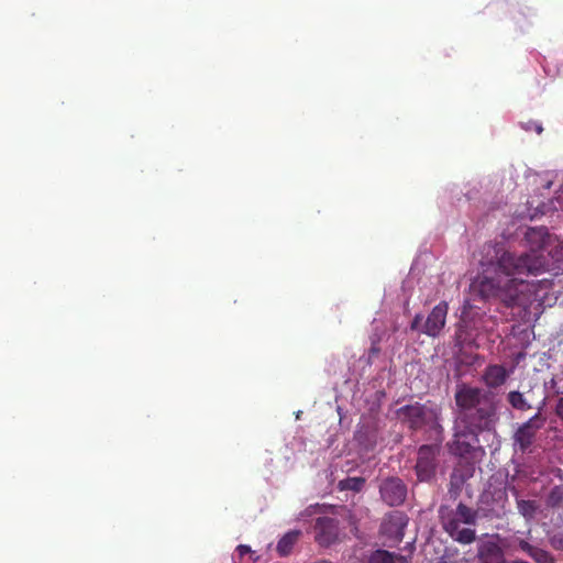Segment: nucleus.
<instances>
[{
    "instance_id": "1",
    "label": "nucleus",
    "mask_w": 563,
    "mask_h": 563,
    "mask_svg": "<svg viewBox=\"0 0 563 563\" xmlns=\"http://www.w3.org/2000/svg\"><path fill=\"white\" fill-rule=\"evenodd\" d=\"M525 239L528 252H515L503 244H487L479 261L482 268L472 287L483 299L499 300L508 308H528L536 299L538 284L528 280L547 271L543 250L550 242L545 227L529 228Z\"/></svg>"
},
{
    "instance_id": "2",
    "label": "nucleus",
    "mask_w": 563,
    "mask_h": 563,
    "mask_svg": "<svg viewBox=\"0 0 563 563\" xmlns=\"http://www.w3.org/2000/svg\"><path fill=\"white\" fill-rule=\"evenodd\" d=\"M454 400L459 415L448 448L453 455L464 457L474 451L479 433L495 430L499 420L497 400L493 393L466 384L457 386Z\"/></svg>"
},
{
    "instance_id": "3",
    "label": "nucleus",
    "mask_w": 563,
    "mask_h": 563,
    "mask_svg": "<svg viewBox=\"0 0 563 563\" xmlns=\"http://www.w3.org/2000/svg\"><path fill=\"white\" fill-rule=\"evenodd\" d=\"M439 518L443 530L457 543L471 544L476 540L477 509L462 501L455 508L441 505Z\"/></svg>"
},
{
    "instance_id": "4",
    "label": "nucleus",
    "mask_w": 563,
    "mask_h": 563,
    "mask_svg": "<svg viewBox=\"0 0 563 563\" xmlns=\"http://www.w3.org/2000/svg\"><path fill=\"white\" fill-rule=\"evenodd\" d=\"M398 417L412 431L429 427L438 435H442L444 428L441 423V408L437 405L415 402L397 410Z\"/></svg>"
},
{
    "instance_id": "5",
    "label": "nucleus",
    "mask_w": 563,
    "mask_h": 563,
    "mask_svg": "<svg viewBox=\"0 0 563 563\" xmlns=\"http://www.w3.org/2000/svg\"><path fill=\"white\" fill-rule=\"evenodd\" d=\"M541 410L542 406L538 408L534 416L520 424L514 433V444L522 453L530 449L536 440L538 431L542 429L545 423V417L542 415Z\"/></svg>"
},
{
    "instance_id": "6",
    "label": "nucleus",
    "mask_w": 563,
    "mask_h": 563,
    "mask_svg": "<svg viewBox=\"0 0 563 563\" xmlns=\"http://www.w3.org/2000/svg\"><path fill=\"white\" fill-rule=\"evenodd\" d=\"M439 453L438 444H423L418 449L415 470L420 482H428L434 477Z\"/></svg>"
},
{
    "instance_id": "7",
    "label": "nucleus",
    "mask_w": 563,
    "mask_h": 563,
    "mask_svg": "<svg viewBox=\"0 0 563 563\" xmlns=\"http://www.w3.org/2000/svg\"><path fill=\"white\" fill-rule=\"evenodd\" d=\"M314 541L322 548H329L341 541L340 521L333 517H318L314 526Z\"/></svg>"
},
{
    "instance_id": "8",
    "label": "nucleus",
    "mask_w": 563,
    "mask_h": 563,
    "mask_svg": "<svg viewBox=\"0 0 563 563\" xmlns=\"http://www.w3.org/2000/svg\"><path fill=\"white\" fill-rule=\"evenodd\" d=\"M382 500L389 507H397L407 498V486L399 477H387L379 485Z\"/></svg>"
},
{
    "instance_id": "9",
    "label": "nucleus",
    "mask_w": 563,
    "mask_h": 563,
    "mask_svg": "<svg viewBox=\"0 0 563 563\" xmlns=\"http://www.w3.org/2000/svg\"><path fill=\"white\" fill-rule=\"evenodd\" d=\"M408 521V516L405 512L391 511L384 519L380 530L389 539L400 542L404 539Z\"/></svg>"
},
{
    "instance_id": "10",
    "label": "nucleus",
    "mask_w": 563,
    "mask_h": 563,
    "mask_svg": "<svg viewBox=\"0 0 563 563\" xmlns=\"http://www.w3.org/2000/svg\"><path fill=\"white\" fill-rule=\"evenodd\" d=\"M449 306L446 301L439 302L429 313L422 324L421 333L435 338L445 325Z\"/></svg>"
},
{
    "instance_id": "11",
    "label": "nucleus",
    "mask_w": 563,
    "mask_h": 563,
    "mask_svg": "<svg viewBox=\"0 0 563 563\" xmlns=\"http://www.w3.org/2000/svg\"><path fill=\"white\" fill-rule=\"evenodd\" d=\"M509 377V373L504 365H488L482 375V380L488 388H498L503 386Z\"/></svg>"
},
{
    "instance_id": "12",
    "label": "nucleus",
    "mask_w": 563,
    "mask_h": 563,
    "mask_svg": "<svg viewBox=\"0 0 563 563\" xmlns=\"http://www.w3.org/2000/svg\"><path fill=\"white\" fill-rule=\"evenodd\" d=\"M478 560L481 563H509L505 559L503 549L495 542H485L478 549Z\"/></svg>"
},
{
    "instance_id": "13",
    "label": "nucleus",
    "mask_w": 563,
    "mask_h": 563,
    "mask_svg": "<svg viewBox=\"0 0 563 563\" xmlns=\"http://www.w3.org/2000/svg\"><path fill=\"white\" fill-rule=\"evenodd\" d=\"M517 548L530 556L536 563H556L554 556L549 551L534 547L526 540H518Z\"/></svg>"
},
{
    "instance_id": "14",
    "label": "nucleus",
    "mask_w": 563,
    "mask_h": 563,
    "mask_svg": "<svg viewBox=\"0 0 563 563\" xmlns=\"http://www.w3.org/2000/svg\"><path fill=\"white\" fill-rule=\"evenodd\" d=\"M301 532L299 530H292L283 536V538L278 541L276 551L280 556H286L290 554L294 545L297 543Z\"/></svg>"
},
{
    "instance_id": "15",
    "label": "nucleus",
    "mask_w": 563,
    "mask_h": 563,
    "mask_svg": "<svg viewBox=\"0 0 563 563\" xmlns=\"http://www.w3.org/2000/svg\"><path fill=\"white\" fill-rule=\"evenodd\" d=\"M368 563H407V560L402 555L379 549L369 555Z\"/></svg>"
},
{
    "instance_id": "16",
    "label": "nucleus",
    "mask_w": 563,
    "mask_h": 563,
    "mask_svg": "<svg viewBox=\"0 0 563 563\" xmlns=\"http://www.w3.org/2000/svg\"><path fill=\"white\" fill-rule=\"evenodd\" d=\"M507 400L515 410L527 411L532 408L523 394L518 390L509 391L507 395Z\"/></svg>"
},
{
    "instance_id": "17",
    "label": "nucleus",
    "mask_w": 563,
    "mask_h": 563,
    "mask_svg": "<svg viewBox=\"0 0 563 563\" xmlns=\"http://www.w3.org/2000/svg\"><path fill=\"white\" fill-rule=\"evenodd\" d=\"M545 504L550 508H562L563 507V484L555 485L549 492Z\"/></svg>"
},
{
    "instance_id": "18",
    "label": "nucleus",
    "mask_w": 563,
    "mask_h": 563,
    "mask_svg": "<svg viewBox=\"0 0 563 563\" xmlns=\"http://www.w3.org/2000/svg\"><path fill=\"white\" fill-rule=\"evenodd\" d=\"M517 509L519 514L525 517L527 520H531L538 510V504L536 500H517Z\"/></svg>"
},
{
    "instance_id": "19",
    "label": "nucleus",
    "mask_w": 563,
    "mask_h": 563,
    "mask_svg": "<svg viewBox=\"0 0 563 563\" xmlns=\"http://www.w3.org/2000/svg\"><path fill=\"white\" fill-rule=\"evenodd\" d=\"M365 479L363 477H347L340 481L339 488L341 490H352L358 493L363 489Z\"/></svg>"
},
{
    "instance_id": "20",
    "label": "nucleus",
    "mask_w": 563,
    "mask_h": 563,
    "mask_svg": "<svg viewBox=\"0 0 563 563\" xmlns=\"http://www.w3.org/2000/svg\"><path fill=\"white\" fill-rule=\"evenodd\" d=\"M463 482L464 479L461 475H457L455 472L452 473L449 489V493L452 497L456 498L459 496Z\"/></svg>"
},
{
    "instance_id": "21",
    "label": "nucleus",
    "mask_w": 563,
    "mask_h": 563,
    "mask_svg": "<svg viewBox=\"0 0 563 563\" xmlns=\"http://www.w3.org/2000/svg\"><path fill=\"white\" fill-rule=\"evenodd\" d=\"M335 514L341 516L342 519L346 521L349 527L355 530L357 529V520L350 509L345 507H340Z\"/></svg>"
},
{
    "instance_id": "22",
    "label": "nucleus",
    "mask_w": 563,
    "mask_h": 563,
    "mask_svg": "<svg viewBox=\"0 0 563 563\" xmlns=\"http://www.w3.org/2000/svg\"><path fill=\"white\" fill-rule=\"evenodd\" d=\"M522 128L526 131H534L538 134H541L543 131L542 124L540 122L531 121V120L526 123H522Z\"/></svg>"
},
{
    "instance_id": "23",
    "label": "nucleus",
    "mask_w": 563,
    "mask_h": 563,
    "mask_svg": "<svg viewBox=\"0 0 563 563\" xmlns=\"http://www.w3.org/2000/svg\"><path fill=\"white\" fill-rule=\"evenodd\" d=\"M421 321H422V314H420V313L416 314L413 320L410 323V330L421 332V329H422Z\"/></svg>"
},
{
    "instance_id": "24",
    "label": "nucleus",
    "mask_w": 563,
    "mask_h": 563,
    "mask_svg": "<svg viewBox=\"0 0 563 563\" xmlns=\"http://www.w3.org/2000/svg\"><path fill=\"white\" fill-rule=\"evenodd\" d=\"M324 508H325V506H324V505L314 504V505L309 506V507L305 510V515H306V516H311V515H313V514L321 512Z\"/></svg>"
},
{
    "instance_id": "25",
    "label": "nucleus",
    "mask_w": 563,
    "mask_h": 563,
    "mask_svg": "<svg viewBox=\"0 0 563 563\" xmlns=\"http://www.w3.org/2000/svg\"><path fill=\"white\" fill-rule=\"evenodd\" d=\"M555 415L563 421V397L556 400Z\"/></svg>"
}]
</instances>
